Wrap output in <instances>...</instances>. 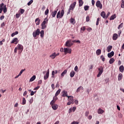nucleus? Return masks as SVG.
Here are the masks:
<instances>
[{
    "mask_svg": "<svg viewBox=\"0 0 124 124\" xmlns=\"http://www.w3.org/2000/svg\"><path fill=\"white\" fill-rule=\"evenodd\" d=\"M23 50H24V46H23V45L18 44L16 47L15 48L14 53L15 54H17V51L18 50V54H21L22 52H23Z\"/></svg>",
    "mask_w": 124,
    "mask_h": 124,
    "instance_id": "f257e3e1",
    "label": "nucleus"
},
{
    "mask_svg": "<svg viewBox=\"0 0 124 124\" xmlns=\"http://www.w3.org/2000/svg\"><path fill=\"white\" fill-rule=\"evenodd\" d=\"M48 23V18H45L44 21L42 22L41 24L42 27V30H45L46 28H47V26L46 25V24Z\"/></svg>",
    "mask_w": 124,
    "mask_h": 124,
    "instance_id": "f03ea898",
    "label": "nucleus"
},
{
    "mask_svg": "<svg viewBox=\"0 0 124 124\" xmlns=\"http://www.w3.org/2000/svg\"><path fill=\"white\" fill-rule=\"evenodd\" d=\"M39 34H40V30L39 29H37L36 31H33L32 33V35L34 38Z\"/></svg>",
    "mask_w": 124,
    "mask_h": 124,
    "instance_id": "7ed1b4c3",
    "label": "nucleus"
},
{
    "mask_svg": "<svg viewBox=\"0 0 124 124\" xmlns=\"http://www.w3.org/2000/svg\"><path fill=\"white\" fill-rule=\"evenodd\" d=\"M65 45L66 47H71L73 45V43H72L71 40H68L66 42Z\"/></svg>",
    "mask_w": 124,
    "mask_h": 124,
    "instance_id": "20e7f679",
    "label": "nucleus"
},
{
    "mask_svg": "<svg viewBox=\"0 0 124 124\" xmlns=\"http://www.w3.org/2000/svg\"><path fill=\"white\" fill-rule=\"evenodd\" d=\"M98 70L99 71L98 74L97 76V77H100L101 76V74L103 73V67L100 66L98 68Z\"/></svg>",
    "mask_w": 124,
    "mask_h": 124,
    "instance_id": "39448f33",
    "label": "nucleus"
},
{
    "mask_svg": "<svg viewBox=\"0 0 124 124\" xmlns=\"http://www.w3.org/2000/svg\"><path fill=\"white\" fill-rule=\"evenodd\" d=\"M64 53H65V54H71V49L69 48H64Z\"/></svg>",
    "mask_w": 124,
    "mask_h": 124,
    "instance_id": "423d86ee",
    "label": "nucleus"
},
{
    "mask_svg": "<svg viewBox=\"0 0 124 124\" xmlns=\"http://www.w3.org/2000/svg\"><path fill=\"white\" fill-rule=\"evenodd\" d=\"M74 97L73 96H68V101L72 103V104H74Z\"/></svg>",
    "mask_w": 124,
    "mask_h": 124,
    "instance_id": "0eeeda50",
    "label": "nucleus"
},
{
    "mask_svg": "<svg viewBox=\"0 0 124 124\" xmlns=\"http://www.w3.org/2000/svg\"><path fill=\"white\" fill-rule=\"evenodd\" d=\"M96 6H97V7H99L100 9H102V4H101V2L99 0L96 1Z\"/></svg>",
    "mask_w": 124,
    "mask_h": 124,
    "instance_id": "6e6552de",
    "label": "nucleus"
},
{
    "mask_svg": "<svg viewBox=\"0 0 124 124\" xmlns=\"http://www.w3.org/2000/svg\"><path fill=\"white\" fill-rule=\"evenodd\" d=\"M11 44H13L15 43V44L16 45L19 43V40H18L17 38H15L14 39L11 41Z\"/></svg>",
    "mask_w": 124,
    "mask_h": 124,
    "instance_id": "1a4fd4ad",
    "label": "nucleus"
},
{
    "mask_svg": "<svg viewBox=\"0 0 124 124\" xmlns=\"http://www.w3.org/2000/svg\"><path fill=\"white\" fill-rule=\"evenodd\" d=\"M49 70L48 69L46 71V74L44 77V80H47V79L49 78Z\"/></svg>",
    "mask_w": 124,
    "mask_h": 124,
    "instance_id": "9d476101",
    "label": "nucleus"
},
{
    "mask_svg": "<svg viewBox=\"0 0 124 124\" xmlns=\"http://www.w3.org/2000/svg\"><path fill=\"white\" fill-rule=\"evenodd\" d=\"M65 96H66V97H68L69 96L67 95V91L64 90L62 92V97H65Z\"/></svg>",
    "mask_w": 124,
    "mask_h": 124,
    "instance_id": "9b49d317",
    "label": "nucleus"
},
{
    "mask_svg": "<svg viewBox=\"0 0 124 124\" xmlns=\"http://www.w3.org/2000/svg\"><path fill=\"white\" fill-rule=\"evenodd\" d=\"M63 16L64 15V11L63 10H62L61 12V11H59L58 13H57V16Z\"/></svg>",
    "mask_w": 124,
    "mask_h": 124,
    "instance_id": "f8f14e48",
    "label": "nucleus"
},
{
    "mask_svg": "<svg viewBox=\"0 0 124 124\" xmlns=\"http://www.w3.org/2000/svg\"><path fill=\"white\" fill-rule=\"evenodd\" d=\"M76 5V2H74L73 3L71 4L70 6V9L72 10H73L75 8V6Z\"/></svg>",
    "mask_w": 124,
    "mask_h": 124,
    "instance_id": "ddd939ff",
    "label": "nucleus"
},
{
    "mask_svg": "<svg viewBox=\"0 0 124 124\" xmlns=\"http://www.w3.org/2000/svg\"><path fill=\"white\" fill-rule=\"evenodd\" d=\"M52 108L53 110H57L59 108V105L57 104L52 105Z\"/></svg>",
    "mask_w": 124,
    "mask_h": 124,
    "instance_id": "4468645a",
    "label": "nucleus"
},
{
    "mask_svg": "<svg viewBox=\"0 0 124 124\" xmlns=\"http://www.w3.org/2000/svg\"><path fill=\"white\" fill-rule=\"evenodd\" d=\"M49 58H51L52 60L56 58V52L53 53L51 55L49 56Z\"/></svg>",
    "mask_w": 124,
    "mask_h": 124,
    "instance_id": "2eb2a0df",
    "label": "nucleus"
},
{
    "mask_svg": "<svg viewBox=\"0 0 124 124\" xmlns=\"http://www.w3.org/2000/svg\"><path fill=\"white\" fill-rule=\"evenodd\" d=\"M114 51H111L110 53L108 54V58H111L113 56H114Z\"/></svg>",
    "mask_w": 124,
    "mask_h": 124,
    "instance_id": "dca6fc26",
    "label": "nucleus"
},
{
    "mask_svg": "<svg viewBox=\"0 0 124 124\" xmlns=\"http://www.w3.org/2000/svg\"><path fill=\"white\" fill-rule=\"evenodd\" d=\"M70 22L71 23V24H72L73 25H75L76 22L75 21V19L71 17L70 18Z\"/></svg>",
    "mask_w": 124,
    "mask_h": 124,
    "instance_id": "f3484780",
    "label": "nucleus"
},
{
    "mask_svg": "<svg viewBox=\"0 0 124 124\" xmlns=\"http://www.w3.org/2000/svg\"><path fill=\"white\" fill-rule=\"evenodd\" d=\"M4 5V4L3 3H2L0 4V13H1L2 12V11L3 10V6Z\"/></svg>",
    "mask_w": 124,
    "mask_h": 124,
    "instance_id": "a211bd4d",
    "label": "nucleus"
},
{
    "mask_svg": "<svg viewBox=\"0 0 124 124\" xmlns=\"http://www.w3.org/2000/svg\"><path fill=\"white\" fill-rule=\"evenodd\" d=\"M113 40H117L118 39V34L117 33H114L112 36Z\"/></svg>",
    "mask_w": 124,
    "mask_h": 124,
    "instance_id": "6ab92c4d",
    "label": "nucleus"
},
{
    "mask_svg": "<svg viewBox=\"0 0 124 124\" xmlns=\"http://www.w3.org/2000/svg\"><path fill=\"white\" fill-rule=\"evenodd\" d=\"M113 48V46H109L107 47V50L108 53L109 52H111V50H112V48Z\"/></svg>",
    "mask_w": 124,
    "mask_h": 124,
    "instance_id": "aec40b11",
    "label": "nucleus"
},
{
    "mask_svg": "<svg viewBox=\"0 0 124 124\" xmlns=\"http://www.w3.org/2000/svg\"><path fill=\"white\" fill-rule=\"evenodd\" d=\"M40 36L42 38H43L44 37V31L42 30L41 31H40Z\"/></svg>",
    "mask_w": 124,
    "mask_h": 124,
    "instance_id": "412c9836",
    "label": "nucleus"
},
{
    "mask_svg": "<svg viewBox=\"0 0 124 124\" xmlns=\"http://www.w3.org/2000/svg\"><path fill=\"white\" fill-rule=\"evenodd\" d=\"M35 22L37 26H38L40 24V20L39 18H36L35 20Z\"/></svg>",
    "mask_w": 124,
    "mask_h": 124,
    "instance_id": "4be33fe9",
    "label": "nucleus"
},
{
    "mask_svg": "<svg viewBox=\"0 0 124 124\" xmlns=\"http://www.w3.org/2000/svg\"><path fill=\"white\" fill-rule=\"evenodd\" d=\"M124 65L120 66L119 67V71H120V72H122V73H123V72H124Z\"/></svg>",
    "mask_w": 124,
    "mask_h": 124,
    "instance_id": "5701e85b",
    "label": "nucleus"
},
{
    "mask_svg": "<svg viewBox=\"0 0 124 124\" xmlns=\"http://www.w3.org/2000/svg\"><path fill=\"white\" fill-rule=\"evenodd\" d=\"M70 75L71 78H73V77H74V76L75 75V72H74V71H71L70 72Z\"/></svg>",
    "mask_w": 124,
    "mask_h": 124,
    "instance_id": "b1692460",
    "label": "nucleus"
},
{
    "mask_svg": "<svg viewBox=\"0 0 124 124\" xmlns=\"http://www.w3.org/2000/svg\"><path fill=\"white\" fill-rule=\"evenodd\" d=\"M3 11L4 13H6V12H7V8L5 5L3 6Z\"/></svg>",
    "mask_w": 124,
    "mask_h": 124,
    "instance_id": "393cba45",
    "label": "nucleus"
},
{
    "mask_svg": "<svg viewBox=\"0 0 124 124\" xmlns=\"http://www.w3.org/2000/svg\"><path fill=\"white\" fill-rule=\"evenodd\" d=\"M96 54L97 56H99L101 54V49H97L96 51Z\"/></svg>",
    "mask_w": 124,
    "mask_h": 124,
    "instance_id": "a878e982",
    "label": "nucleus"
},
{
    "mask_svg": "<svg viewBox=\"0 0 124 124\" xmlns=\"http://www.w3.org/2000/svg\"><path fill=\"white\" fill-rule=\"evenodd\" d=\"M123 79V74L120 73L118 75V81H121Z\"/></svg>",
    "mask_w": 124,
    "mask_h": 124,
    "instance_id": "bb28decb",
    "label": "nucleus"
},
{
    "mask_svg": "<svg viewBox=\"0 0 124 124\" xmlns=\"http://www.w3.org/2000/svg\"><path fill=\"white\" fill-rule=\"evenodd\" d=\"M61 92H62V90L61 89H59L55 93V96H58L61 93Z\"/></svg>",
    "mask_w": 124,
    "mask_h": 124,
    "instance_id": "cd10ccee",
    "label": "nucleus"
},
{
    "mask_svg": "<svg viewBox=\"0 0 124 124\" xmlns=\"http://www.w3.org/2000/svg\"><path fill=\"white\" fill-rule=\"evenodd\" d=\"M35 78H36V76H33L30 79V82H32V81H34L35 80Z\"/></svg>",
    "mask_w": 124,
    "mask_h": 124,
    "instance_id": "c85d7f7f",
    "label": "nucleus"
},
{
    "mask_svg": "<svg viewBox=\"0 0 124 124\" xmlns=\"http://www.w3.org/2000/svg\"><path fill=\"white\" fill-rule=\"evenodd\" d=\"M66 73H67V70H64L63 72L61 74V77H63V76H64Z\"/></svg>",
    "mask_w": 124,
    "mask_h": 124,
    "instance_id": "c756f323",
    "label": "nucleus"
},
{
    "mask_svg": "<svg viewBox=\"0 0 124 124\" xmlns=\"http://www.w3.org/2000/svg\"><path fill=\"white\" fill-rule=\"evenodd\" d=\"M81 90H84V88L82 86L79 87L77 89V93H79Z\"/></svg>",
    "mask_w": 124,
    "mask_h": 124,
    "instance_id": "7c9ffc66",
    "label": "nucleus"
},
{
    "mask_svg": "<svg viewBox=\"0 0 124 124\" xmlns=\"http://www.w3.org/2000/svg\"><path fill=\"white\" fill-rule=\"evenodd\" d=\"M98 114H103V113H104V110H102V109H101L100 108L98 110Z\"/></svg>",
    "mask_w": 124,
    "mask_h": 124,
    "instance_id": "2f4dec72",
    "label": "nucleus"
},
{
    "mask_svg": "<svg viewBox=\"0 0 124 124\" xmlns=\"http://www.w3.org/2000/svg\"><path fill=\"white\" fill-rule=\"evenodd\" d=\"M24 12H25V10L23 9H20L19 11H18V13H19V15H20V14H24Z\"/></svg>",
    "mask_w": 124,
    "mask_h": 124,
    "instance_id": "473e14b6",
    "label": "nucleus"
},
{
    "mask_svg": "<svg viewBox=\"0 0 124 124\" xmlns=\"http://www.w3.org/2000/svg\"><path fill=\"white\" fill-rule=\"evenodd\" d=\"M18 33H19V32L18 31H16L15 32H13L12 34H11V36L12 37H14V36H15V35L18 34Z\"/></svg>",
    "mask_w": 124,
    "mask_h": 124,
    "instance_id": "72a5a7b5",
    "label": "nucleus"
},
{
    "mask_svg": "<svg viewBox=\"0 0 124 124\" xmlns=\"http://www.w3.org/2000/svg\"><path fill=\"white\" fill-rule=\"evenodd\" d=\"M114 62H115V59L114 58H111L110 59L109 62L110 64H112V63H113Z\"/></svg>",
    "mask_w": 124,
    "mask_h": 124,
    "instance_id": "f704fd0d",
    "label": "nucleus"
},
{
    "mask_svg": "<svg viewBox=\"0 0 124 124\" xmlns=\"http://www.w3.org/2000/svg\"><path fill=\"white\" fill-rule=\"evenodd\" d=\"M84 4V2L82 0H79V6L81 7Z\"/></svg>",
    "mask_w": 124,
    "mask_h": 124,
    "instance_id": "c9c22d12",
    "label": "nucleus"
},
{
    "mask_svg": "<svg viewBox=\"0 0 124 124\" xmlns=\"http://www.w3.org/2000/svg\"><path fill=\"white\" fill-rule=\"evenodd\" d=\"M26 98H23L22 99V105H25V104H26Z\"/></svg>",
    "mask_w": 124,
    "mask_h": 124,
    "instance_id": "e433bc0d",
    "label": "nucleus"
},
{
    "mask_svg": "<svg viewBox=\"0 0 124 124\" xmlns=\"http://www.w3.org/2000/svg\"><path fill=\"white\" fill-rule=\"evenodd\" d=\"M99 21H100V18L98 17L97 18V21L96 23V26H98V25H99Z\"/></svg>",
    "mask_w": 124,
    "mask_h": 124,
    "instance_id": "4c0bfd02",
    "label": "nucleus"
},
{
    "mask_svg": "<svg viewBox=\"0 0 124 124\" xmlns=\"http://www.w3.org/2000/svg\"><path fill=\"white\" fill-rule=\"evenodd\" d=\"M122 2L121 4V6L122 8H124V0H122Z\"/></svg>",
    "mask_w": 124,
    "mask_h": 124,
    "instance_id": "58836bf2",
    "label": "nucleus"
},
{
    "mask_svg": "<svg viewBox=\"0 0 124 124\" xmlns=\"http://www.w3.org/2000/svg\"><path fill=\"white\" fill-rule=\"evenodd\" d=\"M26 71V69H22L20 73H19L18 75H19V76H21V75H22V74L23 73V72H24V71Z\"/></svg>",
    "mask_w": 124,
    "mask_h": 124,
    "instance_id": "ea45409f",
    "label": "nucleus"
},
{
    "mask_svg": "<svg viewBox=\"0 0 124 124\" xmlns=\"http://www.w3.org/2000/svg\"><path fill=\"white\" fill-rule=\"evenodd\" d=\"M2 42H5V39H3L2 41H0V46H2L3 45Z\"/></svg>",
    "mask_w": 124,
    "mask_h": 124,
    "instance_id": "a19ab883",
    "label": "nucleus"
},
{
    "mask_svg": "<svg viewBox=\"0 0 124 124\" xmlns=\"http://www.w3.org/2000/svg\"><path fill=\"white\" fill-rule=\"evenodd\" d=\"M100 59L102 60V62H105V57L103 55L100 56Z\"/></svg>",
    "mask_w": 124,
    "mask_h": 124,
    "instance_id": "79ce46f5",
    "label": "nucleus"
},
{
    "mask_svg": "<svg viewBox=\"0 0 124 124\" xmlns=\"http://www.w3.org/2000/svg\"><path fill=\"white\" fill-rule=\"evenodd\" d=\"M89 7H90L89 6H85L84 7L85 11H87V10H89Z\"/></svg>",
    "mask_w": 124,
    "mask_h": 124,
    "instance_id": "37998d69",
    "label": "nucleus"
},
{
    "mask_svg": "<svg viewBox=\"0 0 124 124\" xmlns=\"http://www.w3.org/2000/svg\"><path fill=\"white\" fill-rule=\"evenodd\" d=\"M57 11H54L52 12V16H56L57 15Z\"/></svg>",
    "mask_w": 124,
    "mask_h": 124,
    "instance_id": "c03bdc74",
    "label": "nucleus"
},
{
    "mask_svg": "<svg viewBox=\"0 0 124 124\" xmlns=\"http://www.w3.org/2000/svg\"><path fill=\"white\" fill-rule=\"evenodd\" d=\"M100 15L101 16H106V14L105 13V12L103 11L101 13Z\"/></svg>",
    "mask_w": 124,
    "mask_h": 124,
    "instance_id": "a18cd8bd",
    "label": "nucleus"
},
{
    "mask_svg": "<svg viewBox=\"0 0 124 124\" xmlns=\"http://www.w3.org/2000/svg\"><path fill=\"white\" fill-rule=\"evenodd\" d=\"M29 103L30 104H31L33 102V98L31 97L30 100H29Z\"/></svg>",
    "mask_w": 124,
    "mask_h": 124,
    "instance_id": "49530a36",
    "label": "nucleus"
},
{
    "mask_svg": "<svg viewBox=\"0 0 124 124\" xmlns=\"http://www.w3.org/2000/svg\"><path fill=\"white\" fill-rule=\"evenodd\" d=\"M123 23H121L120 24L119 26L118 27V29L120 30V29H122V28H123Z\"/></svg>",
    "mask_w": 124,
    "mask_h": 124,
    "instance_id": "de8ad7c7",
    "label": "nucleus"
},
{
    "mask_svg": "<svg viewBox=\"0 0 124 124\" xmlns=\"http://www.w3.org/2000/svg\"><path fill=\"white\" fill-rule=\"evenodd\" d=\"M32 2H33V0H31L27 4L28 6H30V5H31Z\"/></svg>",
    "mask_w": 124,
    "mask_h": 124,
    "instance_id": "09e8293b",
    "label": "nucleus"
},
{
    "mask_svg": "<svg viewBox=\"0 0 124 124\" xmlns=\"http://www.w3.org/2000/svg\"><path fill=\"white\" fill-rule=\"evenodd\" d=\"M48 13H49V9H46L45 12V15H48Z\"/></svg>",
    "mask_w": 124,
    "mask_h": 124,
    "instance_id": "8fccbe9b",
    "label": "nucleus"
},
{
    "mask_svg": "<svg viewBox=\"0 0 124 124\" xmlns=\"http://www.w3.org/2000/svg\"><path fill=\"white\" fill-rule=\"evenodd\" d=\"M55 102H56V101H54V100H52L51 102H50V105H55V104H55Z\"/></svg>",
    "mask_w": 124,
    "mask_h": 124,
    "instance_id": "3c124183",
    "label": "nucleus"
},
{
    "mask_svg": "<svg viewBox=\"0 0 124 124\" xmlns=\"http://www.w3.org/2000/svg\"><path fill=\"white\" fill-rule=\"evenodd\" d=\"M80 30L82 31H86V27H85V26L82 27L80 28Z\"/></svg>",
    "mask_w": 124,
    "mask_h": 124,
    "instance_id": "603ef678",
    "label": "nucleus"
},
{
    "mask_svg": "<svg viewBox=\"0 0 124 124\" xmlns=\"http://www.w3.org/2000/svg\"><path fill=\"white\" fill-rule=\"evenodd\" d=\"M115 18H116V16H111L110 17V18H109L110 21H111V20H114L115 19Z\"/></svg>",
    "mask_w": 124,
    "mask_h": 124,
    "instance_id": "864d4df0",
    "label": "nucleus"
},
{
    "mask_svg": "<svg viewBox=\"0 0 124 124\" xmlns=\"http://www.w3.org/2000/svg\"><path fill=\"white\" fill-rule=\"evenodd\" d=\"M53 100H54V101H57V100H58V98L57 97V96H54L53 98Z\"/></svg>",
    "mask_w": 124,
    "mask_h": 124,
    "instance_id": "5fc2aeb1",
    "label": "nucleus"
},
{
    "mask_svg": "<svg viewBox=\"0 0 124 124\" xmlns=\"http://www.w3.org/2000/svg\"><path fill=\"white\" fill-rule=\"evenodd\" d=\"M36 93V91H35V92L33 91H31V96L34 95V93Z\"/></svg>",
    "mask_w": 124,
    "mask_h": 124,
    "instance_id": "6e6d98bb",
    "label": "nucleus"
},
{
    "mask_svg": "<svg viewBox=\"0 0 124 124\" xmlns=\"http://www.w3.org/2000/svg\"><path fill=\"white\" fill-rule=\"evenodd\" d=\"M87 31H89L90 32L91 31H93V29L90 27L87 29Z\"/></svg>",
    "mask_w": 124,
    "mask_h": 124,
    "instance_id": "4d7b16f0",
    "label": "nucleus"
},
{
    "mask_svg": "<svg viewBox=\"0 0 124 124\" xmlns=\"http://www.w3.org/2000/svg\"><path fill=\"white\" fill-rule=\"evenodd\" d=\"M55 71H52V78H54V76H55Z\"/></svg>",
    "mask_w": 124,
    "mask_h": 124,
    "instance_id": "13d9d810",
    "label": "nucleus"
},
{
    "mask_svg": "<svg viewBox=\"0 0 124 124\" xmlns=\"http://www.w3.org/2000/svg\"><path fill=\"white\" fill-rule=\"evenodd\" d=\"M74 70H75V71H76V72L78 71V66H76L75 67Z\"/></svg>",
    "mask_w": 124,
    "mask_h": 124,
    "instance_id": "bf43d9fd",
    "label": "nucleus"
},
{
    "mask_svg": "<svg viewBox=\"0 0 124 124\" xmlns=\"http://www.w3.org/2000/svg\"><path fill=\"white\" fill-rule=\"evenodd\" d=\"M89 112L88 111H86L85 113L86 117H88V116H89Z\"/></svg>",
    "mask_w": 124,
    "mask_h": 124,
    "instance_id": "052dcab7",
    "label": "nucleus"
},
{
    "mask_svg": "<svg viewBox=\"0 0 124 124\" xmlns=\"http://www.w3.org/2000/svg\"><path fill=\"white\" fill-rule=\"evenodd\" d=\"M95 3V1H94V0H92V4L93 6L94 5V4Z\"/></svg>",
    "mask_w": 124,
    "mask_h": 124,
    "instance_id": "680f3d73",
    "label": "nucleus"
},
{
    "mask_svg": "<svg viewBox=\"0 0 124 124\" xmlns=\"http://www.w3.org/2000/svg\"><path fill=\"white\" fill-rule=\"evenodd\" d=\"M42 84V80H40L38 82V85H41Z\"/></svg>",
    "mask_w": 124,
    "mask_h": 124,
    "instance_id": "e2e57ef3",
    "label": "nucleus"
},
{
    "mask_svg": "<svg viewBox=\"0 0 124 124\" xmlns=\"http://www.w3.org/2000/svg\"><path fill=\"white\" fill-rule=\"evenodd\" d=\"M90 21V16H87L86 17V22H89Z\"/></svg>",
    "mask_w": 124,
    "mask_h": 124,
    "instance_id": "0e129e2a",
    "label": "nucleus"
},
{
    "mask_svg": "<svg viewBox=\"0 0 124 124\" xmlns=\"http://www.w3.org/2000/svg\"><path fill=\"white\" fill-rule=\"evenodd\" d=\"M71 124H79V122L74 121L72 122Z\"/></svg>",
    "mask_w": 124,
    "mask_h": 124,
    "instance_id": "69168bd1",
    "label": "nucleus"
},
{
    "mask_svg": "<svg viewBox=\"0 0 124 124\" xmlns=\"http://www.w3.org/2000/svg\"><path fill=\"white\" fill-rule=\"evenodd\" d=\"M5 26V23H4V22H3L1 24V28H3V27H4Z\"/></svg>",
    "mask_w": 124,
    "mask_h": 124,
    "instance_id": "338daca9",
    "label": "nucleus"
},
{
    "mask_svg": "<svg viewBox=\"0 0 124 124\" xmlns=\"http://www.w3.org/2000/svg\"><path fill=\"white\" fill-rule=\"evenodd\" d=\"M51 88L52 90H55V84H51Z\"/></svg>",
    "mask_w": 124,
    "mask_h": 124,
    "instance_id": "774afa93",
    "label": "nucleus"
}]
</instances>
